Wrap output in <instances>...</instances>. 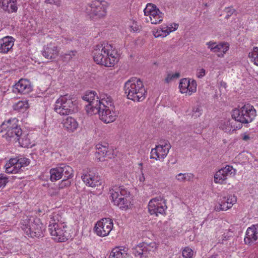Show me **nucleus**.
<instances>
[{"label": "nucleus", "mask_w": 258, "mask_h": 258, "mask_svg": "<svg viewBox=\"0 0 258 258\" xmlns=\"http://www.w3.org/2000/svg\"><path fill=\"white\" fill-rule=\"evenodd\" d=\"M130 30L131 31L135 32L138 30L137 25L136 23H135L134 22H133L132 25L130 26Z\"/></svg>", "instance_id": "obj_53"}, {"label": "nucleus", "mask_w": 258, "mask_h": 258, "mask_svg": "<svg viewBox=\"0 0 258 258\" xmlns=\"http://www.w3.org/2000/svg\"><path fill=\"white\" fill-rule=\"evenodd\" d=\"M194 254L193 250L189 247H186L182 250V256L184 258H192Z\"/></svg>", "instance_id": "obj_40"}, {"label": "nucleus", "mask_w": 258, "mask_h": 258, "mask_svg": "<svg viewBox=\"0 0 258 258\" xmlns=\"http://www.w3.org/2000/svg\"><path fill=\"white\" fill-rule=\"evenodd\" d=\"M22 134V132L20 128V133L17 134L14 130H10L6 132L5 136L7 140L11 141L12 139H13L14 141L16 142L17 139H19V137H21Z\"/></svg>", "instance_id": "obj_34"}, {"label": "nucleus", "mask_w": 258, "mask_h": 258, "mask_svg": "<svg viewBox=\"0 0 258 258\" xmlns=\"http://www.w3.org/2000/svg\"><path fill=\"white\" fill-rule=\"evenodd\" d=\"M129 194V192L122 186H114L110 189L111 202L121 210H126L130 206Z\"/></svg>", "instance_id": "obj_6"}, {"label": "nucleus", "mask_w": 258, "mask_h": 258, "mask_svg": "<svg viewBox=\"0 0 258 258\" xmlns=\"http://www.w3.org/2000/svg\"><path fill=\"white\" fill-rule=\"evenodd\" d=\"M32 90V86L30 82L25 79H21L16 83L13 87L15 92L23 94H28Z\"/></svg>", "instance_id": "obj_23"}, {"label": "nucleus", "mask_w": 258, "mask_h": 258, "mask_svg": "<svg viewBox=\"0 0 258 258\" xmlns=\"http://www.w3.org/2000/svg\"><path fill=\"white\" fill-rule=\"evenodd\" d=\"M236 121L233 117L225 118L220 121L219 127L225 132L230 133L240 128V124L236 125Z\"/></svg>", "instance_id": "obj_24"}, {"label": "nucleus", "mask_w": 258, "mask_h": 258, "mask_svg": "<svg viewBox=\"0 0 258 258\" xmlns=\"http://www.w3.org/2000/svg\"><path fill=\"white\" fill-rule=\"evenodd\" d=\"M158 244L156 242H152L150 243H144V253L145 257L147 258L148 254L154 253L158 247Z\"/></svg>", "instance_id": "obj_33"}, {"label": "nucleus", "mask_w": 258, "mask_h": 258, "mask_svg": "<svg viewBox=\"0 0 258 258\" xmlns=\"http://www.w3.org/2000/svg\"><path fill=\"white\" fill-rule=\"evenodd\" d=\"M148 212L151 215L158 217L159 215H165L167 209L166 201L162 196L151 199L148 205Z\"/></svg>", "instance_id": "obj_11"}, {"label": "nucleus", "mask_w": 258, "mask_h": 258, "mask_svg": "<svg viewBox=\"0 0 258 258\" xmlns=\"http://www.w3.org/2000/svg\"><path fill=\"white\" fill-rule=\"evenodd\" d=\"M244 241L246 244L249 245L258 243V224H253L247 228Z\"/></svg>", "instance_id": "obj_22"}, {"label": "nucleus", "mask_w": 258, "mask_h": 258, "mask_svg": "<svg viewBox=\"0 0 258 258\" xmlns=\"http://www.w3.org/2000/svg\"><path fill=\"white\" fill-rule=\"evenodd\" d=\"M21 228L29 237L38 238L43 236L44 226L39 219L24 220L21 222Z\"/></svg>", "instance_id": "obj_8"}, {"label": "nucleus", "mask_w": 258, "mask_h": 258, "mask_svg": "<svg viewBox=\"0 0 258 258\" xmlns=\"http://www.w3.org/2000/svg\"><path fill=\"white\" fill-rule=\"evenodd\" d=\"M206 45L211 51L217 54L220 57H223L229 49V45L226 42L217 43L210 41L206 43Z\"/></svg>", "instance_id": "obj_19"}, {"label": "nucleus", "mask_w": 258, "mask_h": 258, "mask_svg": "<svg viewBox=\"0 0 258 258\" xmlns=\"http://www.w3.org/2000/svg\"><path fill=\"white\" fill-rule=\"evenodd\" d=\"M144 242L140 243L133 249V253L135 256H140L141 258H146L144 253Z\"/></svg>", "instance_id": "obj_35"}, {"label": "nucleus", "mask_w": 258, "mask_h": 258, "mask_svg": "<svg viewBox=\"0 0 258 258\" xmlns=\"http://www.w3.org/2000/svg\"><path fill=\"white\" fill-rule=\"evenodd\" d=\"M106 2L95 0L87 5L85 12L91 19H97L102 18L106 16Z\"/></svg>", "instance_id": "obj_10"}, {"label": "nucleus", "mask_w": 258, "mask_h": 258, "mask_svg": "<svg viewBox=\"0 0 258 258\" xmlns=\"http://www.w3.org/2000/svg\"><path fill=\"white\" fill-rule=\"evenodd\" d=\"M180 77V73L179 72H176L174 73L168 74L165 81L166 82L169 83L174 79L178 78Z\"/></svg>", "instance_id": "obj_44"}, {"label": "nucleus", "mask_w": 258, "mask_h": 258, "mask_svg": "<svg viewBox=\"0 0 258 258\" xmlns=\"http://www.w3.org/2000/svg\"><path fill=\"white\" fill-rule=\"evenodd\" d=\"M76 51H70L69 52L63 54V58L66 60H70L73 58V56H74L76 55Z\"/></svg>", "instance_id": "obj_47"}, {"label": "nucleus", "mask_w": 258, "mask_h": 258, "mask_svg": "<svg viewBox=\"0 0 258 258\" xmlns=\"http://www.w3.org/2000/svg\"><path fill=\"white\" fill-rule=\"evenodd\" d=\"M138 178L140 181V184H141L142 185L144 184V182L145 181V177L143 173H142L139 176Z\"/></svg>", "instance_id": "obj_52"}, {"label": "nucleus", "mask_w": 258, "mask_h": 258, "mask_svg": "<svg viewBox=\"0 0 258 258\" xmlns=\"http://www.w3.org/2000/svg\"><path fill=\"white\" fill-rule=\"evenodd\" d=\"M70 178H67L64 177L63 179H62L58 183V185L59 186V188L61 189L66 187L69 186L71 183V180H70Z\"/></svg>", "instance_id": "obj_43"}, {"label": "nucleus", "mask_w": 258, "mask_h": 258, "mask_svg": "<svg viewBox=\"0 0 258 258\" xmlns=\"http://www.w3.org/2000/svg\"><path fill=\"white\" fill-rule=\"evenodd\" d=\"M8 182L7 176L4 174H0V188H4Z\"/></svg>", "instance_id": "obj_46"}, {"label": "nucleus", "mask_w": 258, "mask_h": 258, "mask_svg": "<svg viewBox=\"0 0 258 258\" xmlns=\"http://www.w3.org/2000/svg\"><path fill=\"white\" fill-rule=\"evenodd\" d=\"M60 48L54 42L45 45L41 51L42 55L46 59H54L59 55Z\"/></svg>", "instance_id": "obj_20"}, {"label": "nucleus", "mask_w": 258, "mask_h": 258, "mask_svg": "<svg viewBox=\"0 0 258 258\" xmlns=\"http://www.w3.org/2000/svg\"><path fill=\"white\" fill-rule=\"evenodd\" d=\"M61 123L64 130L70 133L74 132L79 126L78 121L72 116H68L63 119Z\"/></svg>", "instance_id": "obj_27"}, {"label": "nucleus", "mask_w": 258, "mask_h": 258, "mask_svg": "<svg viewBox=\"0 0 258 258\" xmlns=\"http://www.w3.org/2000/svg\"><path fill=\"white\" fill-rule=\"evenodd\" d=\"M250 61L256 66H258V47H253L252 50L248 54Z\"/></svg>", "instance_id": "obj_39"}, {"label": "nucleus", "mask_w": 258, "mask_h": 258, "mask_svg": "<svg viewBox=\"0 0 258 258\" xmlns=\"http://www.w3.org/2000/svg\"><path fill=\"white\" fill-rule=\"evenodd\" d=\"M16 142H18L22 147L25 148L31 147L32 146L28 135H24L22 138L19 137Z\"/></svg>", "instance_id": "obj_36"}, {"label": "nucleus", "mask_w": 258, "mask_h": 258, "mask_svg": "<svg viewBox=\"0 0 258 258\" xmlns=\"http://www.w3.org/2000/svg\"><path fill=\"white\" fill-rule=\"evenodd\" d=\"M97 151L95 154V157L99 161H103V159L107 154L108 149L105 146H103L101 145L97 146Z\"/></svg>", "instance_id": "obj_32"}, {"label": "nucleus", "mask_w": 258, "mask_h": 258, "mask_svg": "<svg viewBox=\"0 0 258 258\" xmlns=\"http://www.w3.org/2000/svg\"><path fill=\"white\" fill-rule=\"evenodd\" d=\"M209 258H217L216 255H213L209 257Z\"/></svg>", "instance_id": "obj_55"}, {"label": "nucleus", "mask_w": 258, "mask_h": 258, "mask_svg": "<svg viewBox=\"0 0 258 258\" xmlns=\"http://www.w3.org/2000/svg\"><path fill=\"white\" fill-rule=\"evenodd\" d=\"M54 110L60 115H68L77 111L76 104L72 98L68 95L60 96L55 101Z\"/></svg>", "instance_id": "obj_7"}, {"label": "nucleus", "mask_w": 258, "mask_h": 258, "mask_svg": "<svg viewBox=\"0 0 258 258\" xmlns=\"http://www.w3.org/2000/svg\"><path fill=\"white\" fill-rule=\"evenodd\" d=\"M45 2L47 4H54L56 6L60 5V1L59 0H45Z\"/></svg>", "instance_id": "obj_51"}, {"label": "nucleus", "mask_w": 258, "mask_h": 258, "mask_svg": "<svg viewBox=\"0 0 258 258\" xmlns=\"http://www.w3.org/2000/svg\"><path fill=\"white\" fill-rule=\"evenodd\" d=\"M50 179L51 181H57L63 176L64 178H71L73 176V170L71 167L65 164L53 168L50 170Z\"/></svg>", "instance_id": "obj_13"}, {"label": "nucleus", "mask_w": 258, "mask_h": 258, "mask_svg": "<svg viewBox=\"0 0 258 258\" xmlns=\"http://www.w3.org/2000/svg\"><path fill=\"white\" fill-rule=\"evenodd\" d=\"M30 104L27 99L20 100L13 105L14 110L18 112H24L29 108Z\"/></svg>", "instance_id": "obj_31"}, {"label": "nucleus", "mask_w": 258, "mask_h": 258, "mask_svg": "<svg viewBox=\"0 0 258 258\" xmlns=\"http://www.w3.org/2000/svg\"><path fill=\"white\" fill-rule=\"evenodd\" d=\"M61 189L59 186L51 187L48 190V193L51 196H60V191Z\"/></svg>", "instance_id": "obj_42"}, {"label": "nucleus", "mask_w": 258, "mask_h": 258, "mask_svg": "<svg viewBox=\"0 0 258 258\" xmlns=\"http://www.w3.org/2000/svg\"><path fill=\"white\" fill-rule=\"evenodd\" d=\"M144 15L149 17L152 24L161 23L164 19V14L155 5L148 4L144 10Z\"/></svg>", "instance_id": "obj_14"}, {"label": "nucleus", "mask_w": 258, "mask_h": 258, "mask_svg": "<svg viewBox=\"0 0 258 258\" xmlns=\"http://www.w3.org/2000/svg\"><path fill=\"white\" fill-rule=\"evenodd\" d=\"M81 178L85 184L89 187H95L101 184L100 177L96 171L89 170L84 173Z\"/></svg>", "instance_id": "obj_17"}, {"label": "nucleus", "mask_w": 258, "mask_h": 258, "mask_svg": "<svg viewBox=\"0 0 258 258\" xmlns=\"http://www.w3.org/2000/svg\"><path fill=\"white\" fill-rule=\"evenodd\" d=\"M167 29V31L168 32V35L173 31L176 30L178 27V24L176 23H173L168 25L165 26Z\"/></svg>", "instance_id": "obj_45"}, {"label": "nucleus", "mask_w": 258, "mask_h": 258, "mask_svg": "<svg viewBox=\"0 0 258 258\" xmlns=\"http://www.w3.org/2000/svg\"><path fill=\"white\" fill-rule=\"evenodd\" d=\"M124 90L127 98L134 101H142L147 95V91L142 81L136 77L131 78L125 82Z\"/></svg>", "instance_id": "obj_3"}, {"label": "nucleus", "mask_w": 258, "mask_h": 258, "mask_svg": "<svg viewBox=\"0 0 258 258\" xmlns=\"http://www.w3.org/2000/svg\"><path fill=\"white\" fill-rule=\"evenodd\" d=\"M194 178V175L190 173H180L176 176V179L180 182L190 181Z\"/></svg>", "instance_id": "obj_37"}, {"label": "nucleus", "mask_w": 258, "mask_h": 258, "mask_svg": "<svg viewBox=\"0 0 258 258\" xmlns=\"http://www.w3.org/2000/svg\"><path fill=\"white\" fill-rule=\"evenodd\" d=\"M171 148L169 142L167 140L161 141L159 144L151 149L150 157L156 161H163Z\"/></svg>", "instance_id": "obj_12"}, {"label": "nucleus", "mask_w": 258, "mask_h": 258, "mask_svg": "<svg viewBox=\"0 0 258 258\" xmlns=\"http://www.w3.org/2000/svg\"><path fill=\"white\" fill-rule=\"evenodd\" d=\"M225 11L227 13L226 16V17H227L233 14L235 10L233 7H228L225 9Z\"/></svg>", "instance_id": "obj_50"}, {"label": "nucleus", "mask_w": 258, "mask_h": 258, "mask_svg": "<svg viewBox=\"0 0 258 258\" xmlns=\"http://www.w3.org/2000/svg\"><path fill=\"white\" fill-rule=\"evenodd\" d=\"M17 163L19 165L21 166V171L23 167L27 166L30 163V160L25 157H22L20 158H17Z\"/></svg>", "instance_id": "obj_41"}, {"label": "nucleus", "mask_w": 258, "mask_h": 258, "mask_svg": "<svg viewBox=\"0 0 258 258\" xmlns=\"http://www.w3.org/2000/svg\"><path fill=\"white\" fill-rule=\"evenodd\" d=\"M48 230L52 238L57 242H65L71 236L70 228L60 211L53 212L50 215Z\"/></svg>", "instance_id": "obj_2"}, {"label": "nucleus", "mask_w": 258, "mask_h": 258, "mask_svg": "<svg viewBox=\"0 0 258 258\" xmlns=\"http://www.w3.org/2000/svg\"><path fill=\"white\" fill-rule=\"evenodd\" d=\"M242 139L243 140L247 141V140H249L250 138H249V136L248 135L244 134L242 136Z\"/></svg>", "instance_id": "obj_54"}, {"label": "nucleus", "mask_w": 258, "mask_h": 258, "mask_svg": "<svg viewBox=\"0 0 258 258\" xmlns=\"http://www.w3.org/2000/svg\"><path fill=\"white\" fill-rule=\"evenodd\" d=\"M106 95H104L100 98H99L97 93L94 91H86L83 96V99L87 102L88 104L86 105V111L89 115L96 114L99 106L101 105L103 99Z\"/></svg>", "instance_id": "obj_9"}, {"label": "nucleus", "mask_w": 258, "mask_h": 258, "mask_svg": "<svg viewBox=\"0 0 258 258\" xmlns=\"http://www.w3.org/2000/svg\"><path fill=\"white\" fill-rule=\"evenodd\" d=\"M127 253V249L123 247H115L110 253L109 258H125Z\"/></svg>", "instance_id": "obj_30"}, {"label": "nucleus", "mask_w": 258, "mask_h": 258, "mask_svg": "<svg viewBox=\"0 0 258 258\" xmlns=\"http://www.w3.org/2000/svg\"><path fill=\"white\" fill-rule=\"evenodd\" d=\"M0 7L4 11L12 13L17 11V0H0Z\"/></svg>", "instance_id": "obj_28"}, {"label": "nucleus", "mask_w": 258, "mask_h": 258, "mask_svg": "<svg viewBox=\"0 0 258 258\" xmlns=\"http://www.w3.org/2000/svg\"><path fill=\"white\" fill-rule=\"evenodd\" d=\"M7 173L16 174L21 171V166L17 163V158L10 159L5 165Z\"/></svg>", "instance_id": "obj_29"}, {"label": "nucleus", "mask_w": 258, "mask_h": 258, "mask_svg": "<svg viewBox=\"0 0 258 258\" xmlns=\"http://www.w3.org/2000/svg\"><path fill=\"white\" fill-rule=\"evenodd\" d=\"M153 35L155 37H165L168 35V32L164 25L162 26L160 28L153 31Z\"/></svg>", "instance_id": "obj_38"}, {"label": "nucleus", "mask_w": 258, "mask_h": 258, "mask_svg": "<svg viewBox=\"0 0 258 258\" xmlns=\"http://www.w3.org/2000/svg\"><path fill=\"white\" fill-rule=\"evenodd\" d=\"M231 116L237 122L248 123L252 122L256 116V111L254 107L246 103L232 110Z\"/></svg>", "instance_id": "obj_5"}, {"label": "nucleus", "mask_w": 258, "mask_h": 258, "mask_svg": "<svg viewBox=\"0 0 258 258\" xmlns=\"http://www.w3.org/2000/svg\"><path fill=\"white\" fill-rule=\"evenodd\" d=\"M197 86L196 81L194 80L190 81L187 78L181 79L179 84L180 92L182 94H186L189 96L196 92Z\"/></svg>", "instance_id": "obj_21"}, {"label": "nucleus", "mask_w": 258, "mask_h": 258, "mask_svg": "<svg viewBox=\"0 0 258 258\" xmlns=\"http://www.w3.org/2000/svg\"><path fill=\"white\" fill-rule=\"evenodd\" d=\"M100 119L105 123L113 122L117 116V113L115 110L112 99L109 95H105L103 99L101 105L98 108Z\"/></svg>", "instance_id": "obj_4"}, {"label": "nucleus", "mask_w": 258, "mask_h": 258, "mask_svg": "<svg viewBox=\"0 0 258 258\" xmlns=\"http://www.w3.org/2000/svg\"><path fill=\"white\" fill-rule=\"evenodd\" d=\"M94 61L98 64L106 67H113L119 60L118 54L113 46L103 42L94 46L92 51Z\"/></svg>", "instance_id": "obj_1"}, {"label": "nucleus", "mask_w": 258, "mask_h": 258, "mask_svg": "<svg viewBox=\"0 0 258 258\" xmlns=\"http://www.w3.org/2000/svg\"><path fill=\"white\" fill-rule=\"evenodd\" d=\"M235 170L230 165H227L216 172L214 175V181L216 183L222 184L228 177L235 175Z\"/></svg>", "instance_id": "obj_18"}, {"label": "nucleus", "mask_w": 258, "mask_h": 258, "mask_svg": "<svg viewBox=\"0 0 258 258\" xmlns=\"http://www.w3.org/2000/svg\"><path fill=\"white\" fill-rule=\"evenodd\" d=\"M113 228V223L110 218H103L97 222L94 227L95 233L98 236H108Z\"/></svg>", "instance_id": "obj_15"}, {"label": "nucleus", "mask_w": 258, "mask_h": 258, "mask_svg": "<svg viewBox=\"0 0 258 258\" xmlns=\"http://www.w3.org/2000/svg\"><path fill=\"white\" fill-rule=\"evenodd\" d=\"M202 110L199 107H196L193 109V115L195 117H199L202 114Z\"/></svg>", "instance_id": "obj_48"}, {"label": "nucleus", "mask_w": 258, "mask_h": 258, "mask_svg": "<svg viewBox=\"0 0 258 258\" xmlns=\"http://www.w3.org/2000/svg\"><path fill=\"white\" fill-rule=\"evenodd\" d=\"M205 75V70L204 69H199L197 71V76L199 78H202Z\"/></svg>", "instance_id": "obj_49"}, {"label": "nucleus", "mask_w": 258, "mask_h": 258, "mask_svg": "<svg viewBox=\"0 0 258 258\" xmlns=\"http://www.w3.org/2000/svg\"><path fill=\"white\" fill-rule=\"evenodd\" d=\"M18 120L16 118H12L5 121L0 126V132H7L10 130H14L17 134L20 133V127L18 126Z\"/></svg>", "instance_id": "obj_26"}, {"label": "nucleus", "mask_w": 258, "mask_h": 258, "mask_svg": "<svg viewBox=\"0 0 258 258\" xmlns=\"http://www.w3.org/2000/svg\"><path fill=\"white\" fill-rule=\"evenodd\" d=\"M15 39L12 36H5L0 39V53L6 54L13 48Z\"/></svg>", "instance_id": "obj_25"}, {"label": "nucleus", "mask_w": 258, "mask_h": 258, "mask_svg": "<svg viewBox=\"0 0 258 258\" xmlns=\"http://www.w3.org/2000/svg\"><path fill=\"white\" fill-rule=\"evenodd\" d=\"M237 201L234 195H228L219 199L215 204L214 210L216 211H226L231 208Z\"/></svg>", "instance_id": "obj_16"}]
</instances>
